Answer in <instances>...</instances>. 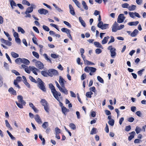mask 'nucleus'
<instances>
[{
	"label": "nucleus",
	"instance_id": "20",
	"mask_svg": "<svg viewBox=\"0 0 146 146\" xmlns=\"http://www.w3.org/2000/svg\"><path fill=\"white\" fill-rule=\"evenodd\" d=\"M43 56L45 58V59L47 61H48V62L50 63L52 62L51 59H50V57H49L46 54H43Z\"/></svg>",
	"mask_w": 146,
	"mask_h": 146
},
{
	"label": "nucleus",
	"instance_id": "42",
	"mask_svg": "<svg viewBox=\"0 0 146 146\" xmlns=\"http://www.w3.org/2000/svg\"><path fill=\"white\" fill-rule=\"evenodd\" d=\"M5 124L6 125V126L8 128H10V129H12V128L10 124L9 123L8 120H5Z\"/></svg>",
	"mask_w": 146,
	"mask_h": 146
},
{
	"label": "nucleus",
	"instance_id": "41",
	"mask_svg": "<svg viewBox=\"0 0 146 146\" xmlns=\"http://www.w3.org/2000/svg\"><path fill=\"white\" fill-rule=\"evenodd\" d=\"M33 55L37 58L38 59L39 58V55L38 53L35 51L32 52Z\"/></svg>",
	"mask_w": 146,
	"mask_h": 146
},
{
	"label": "nucleus",
	"instance_id": "39",
	"mask_svg": "<svg viewBox=\"0 0 146 146\" xmlns=\"http://www.w3.org/2000/svg\"><path fill=\"white\" fill-rule=\"evenodd\" d=\"M69 126L71 129L74 130L76 129V127L75 124L73 123H70L69 124Z\"/></svg>",
	"mask_w": 146,
	"mask_h": 146
},
{
	"label": "nucleus",
	"instance_id": "6",
	"mask_svg": "<svg viewBox=\"0 0 146 146\" xmlns=\"http://www.w3.org/2000/svg\"><path fill=\"white\" fill-rule=\"evenodd\" d=\"M36 67L38 68L39 69H42L44 65L42 63L39 61H37L35 64Z\"/></svg>",
	"mask_w": 146,
	"mask_h": 146
},
{
	"label": "nucleus",
	"instance_id": "26",
	"mask_svg": "<svg viewBox=\"0 0 146 146\" xmlns=\"http://www.w3.org/2000/svg\"><path fill=\"white\" fill-rule=\"evenodd\" d=\"M139 31L136 29L134 30V31L131 34L130 36H137L138 33Z\"/></svg>",
	"mask_w": 146,
	"mask_h": 146
},
{
	"label": "nucleus",
	"instance_id": "17",
	"mask_svg": "<svg viewBox=\"0 0 146 146\" xmlns=\"http://www.w3.org/2000/svg\"><path fill=\"white\" fill-rule=\"evenodd\" d=\"M35 121L38 123H42L41 119L40 117L38 114L36 115L35 117Z\"/></svg>",
	"mask_w": 146,
	"mask_h": 146
},
{
	"label": "nucleus",
	"instance_id": "24",
	"mask_svg": "<svg viewBox=\"0 0 146 146\" xmlns=\"http://www.w3.org/2000/svg\"><path fill=\"white\" fill-rule=\"evenodd\" d=\"M79 20L80 23L81 25L84 27H85L86 26V24L84 21L82 19L81 17H79Z\"/></svg>",
	"mask_w": 146,
	"mask_h": 146
},
{
	"label": "nucleus",
	"instance_id": "25",
	"mask_svg": "<svg viewBox=\"0 0 146 146\" xmlns=\"http://www.w3.org/2000/svg\"><path fill=\"white\" fill-rule=\"evenodd\" d=\"M30 70L35 75H38L37 73L36 72V71L38 70V69L35 67L33 66H32L30 68Z\"/></svg>",
	"mask_w": 146,
	"mask_h": 146
},
{
	"label": "nucleus",
	"instance_id": "34",
	"mask_svg": "<svg viewBox=\"0 0 146 146\" xmlns=\"http://www.w3.org/2000/svg\"><path fill=\"white\" fill-rule=\"evenodd\" d=\"M82 4L84 9L86 10L88 9V7L85 1H82Z\"/></svg>",
	"mask_w": 146,
	"mask_h": 146
},
{
	"label": "nucleus",
	"instance_id": "45",
	"mask_svg": "<svg viewBox=\"0 0 146 146\" xmlns=\"http://www.w3.org/2000/svg\"><path fill=\"white\" fill-rule=\"evenodd\" d=\"M50 56L53 58H56L59 56L56 54H52L50 55Z\"/></svg>",
	"mask_w": 146,
	"mask_h": 146
},
{
	"label": "nucleus",
	"instance_id": "19",
	"mask_svg": "<svg viewBox=\"0 0 146 146\" xmlns=\"http://www.w3.org/2000/svg\"><path fill=\"white\" fill-rule=\"evenodd\" d=\"M129 134H130L131 135L129 137L128 140L129 141H130L134 137V135L136 134L135 132L134 131L132 132L131 133H130Z\"/></svg>",
	"mask_w": 146,
	"mask_h": 146
},
{
	"label": "nucleus",
	"instance_id": "28",
	"mask_svg": "<svg viewBox=\"0 0 146 146\" xmlns=\"http://www.w3.org/2000/svg\"><path fill=\"white\" fill-rule=\"evenodd\" d=\"M62 111L63 113H64L65 115H66V113L67 112H69V110L68 109H67L64 106L62 107Z\"/></svg>",
	"mask_w": 146,
	"mask_h": 146
},
{
	"label": "nucleus",
	"instance_id": "2",
	"mask_svg": "<svg viewBox=\"0 0 146 146\" xmlns=\"http://www.w3.org/2000/svg\"><path fill=\"white\" fill-rule=\"evenodd\" d=\"M124 25H119L116 21L114 23L112 28V31L113 32H116L117 30H119L124 28Z\"/></svg>",
	"mask_w": 146,
	"mask_h": 146
},
{
	"label": "nucleus",
	"instance_id": "9",
	"mask_svg": "<svg viewBox=\"0 0 146 146\" xmlns=\"http://www.w3.org/2000/svg\"><path fill=\"white\" fill-rule=\"evenodd\" d=\"M19 103L23 104L24 106L25 105L26 102L23 100V97L21 95H18L17 97Z\"/></svg>",
	"mask_w": 146,
	"mask_h": 146
},
{
	"label": "nucleus",
	"instance_id": "60",
	"mask_svg": "<svg viewBox=\"0 0 146 146\" xmlns=\"http://www.w3.org/2000/svg\"><path fill=\"white\" fill-rule=\"evenodd\" d=\"M95 52L96 54H99L100 53L102 52V50L100 48H97L95 50Z\"/></svg>",
	"mask_w": 146,
	"mask_h": 146
},
{
	"label": "nucleus",
	"instance_id": "55",
	"mask_svg": "<svg viewBox=\"0 0 146 146\" xmlns=\"http://www.w3.org/2000/svg\"><path fill=\"white\" fill-rule=\"evenodd\" d=\"M22 58H18L15 60V61L16 63L18 64L20 62L21 63Z\"/></svg>",
	"mask_w": 146,
	"mask_h": 146
},
{
	"label": "nucleus",
	"instance_id": "30",
	"mask_svg": "<svg viewBox=\"0 0 146 146\" xmlns=\"http://www.w3.org/2000/svg\"><path fill=\"white\" fill-rule=\"evenodd\" d=\"M40 102L43 106L48 104L47 102L44 99H42Z\"/></svg>",
	"mask_w": 146,
	"mask_h": 146
},
{
	"label": "nucleus",
	"instance_id": "29",
	"mask_svg": "<svg viewBox=\"0 0 146 146\" xmlns=\"http://www.w3.org/2000/svg\"><path fill=\"white\" fill-rule=\"evenodd\" d=\"M49 87L50 89L51 90V92L52 93H54V92L56 90L54 88V87L53 84L51 83L49 84Z\"/></svg>",
	"mask_w": 146,
	"mask_h": 146
},
{
	"label": "nucleus",
	"instance_id": "63",
	"mask_svg": "<svg viewBox=\"0 0 146 146\" xmlns=\"http://www.w3.org/2000/svg\"><path fill=\"white\" fill-rule=\"evenodd\" d=\"M14 84L15 86V87L18 88L19 89L21 88V87L18 84V83L16 81V80H14Z\"/></svg>",
	"mask_w": 146,
	"mask_h": 146
},
{
	"label": "nucleus",
	"instance_id": "13",
	"mask_svg": "<svg viewBox=\"0 0 146 146\" xmlns=\"http://www.w3.org/2000/svg\"><path fill=\"white\" fill-rule=\"evenodd\" d=\"M9 1L10 2V5L11 8L13 9H14V7L17 6V4H16L15 1L13 0H9Z\"/></svg>",
	"mask_w": 146,
	"mask_h": 146
},
{
	"label": "nucleus",
	"instance_id": "37",
	"mask_svg": "<svg viewBox=\"0 0 146 146\" xmlns=\"http://www.w3.org/2000/svg\"><path fill=\"white\" fill-rule=\"evenodd\" d=\"M11 54L13 58H17L19 57V54L14 52H11Z\"/></svg>",
	"mask_w": 146,
	"mask_h": 146
},
{
	"label": "nucleus",
	"instance_id": "8",
	"mask_svg": "<svg viewBox=\"0 0 146 146\" xmlns=\"http://www.w3.org/2000/svg\"><path fill=\"white\" fill-rule=\"evenodd\" d=\"M38 12L40 14L46 15L48 13V11L47 10L41 8L38 10Z\"/></svg>",
	"mask_w": 146,
	"mask_h": 146
},
{
	"label": "nucleus",
	"instance_id": "52",
	"mask_svg": "<svg viewBox=\"0 0 146 146\" xmlns=\"http://www.w3.org/2000/svg\"><path fill=\"white\" fill-rule=\"evenodd\" d=\"M97 78L98 81L100 82V83H104V81L103 80L100 76H98L97 77Z\"/></svg>",
	"mask_w": 146,
	"mask_h": 146
},
{
	"label": "nucleus",
	"instance_id": "62",
	"mask_svg": "<svg viewBox=\"0 0 146 146\" xmlns=\"http://www.w3.org/2000/svg\"><path fill=\"white\" fill-rule=\"evenodd\" d=\"M145 70L144 69H142L137 72V74L138 75L140 76H141L142 74V72Z\"/></svg>",
	"mask_w": 146,
	"mask_h": 146
},
{
	"label": "nucleus",
	"instance_id": "1",
	"mask_svg": "<svg viewBox=\"0 0 146 146\" xmlns=\"http://www.w3.org/2000/svg\"><path fill=\"white\" fill-rule=\"evenodd\" d=\"M37 86L43 92L46 91V88L44 86V83L42 81V80L39 78L37 79Z\"/></svg>",
	"mask_w": 146,
	"mask_h": 146
},
{
	"label": "nucleus",
	"instance_id": "46",
	"mask_svg": "<svg viewBox=\"0 0 146 146\" xmlns=\"http://www.w3.org/2000/svg\"><path fill=\"white\" fill-rule=\"evenodd\" d=\"M29 78L30 80L34 83H37V80H36L33 77L31 76H29Z\"/></svg>",
	"mask_w": 146,
	"mask_h": 146
},
{
	"label": "nucleus",
	"instance_id": "36",
	"mask_svg": "<svg viewBox=\"0 0 146 146\" xmlns=\"http://www.w3.org/2000/svg\"><path fill=\"white\" fill-rule=\"evenodd\" d=\"M50 35L51 36H60V35L58 34H56L54 31H50L49 32Z\"/></svg>",
	"mask_w": 146,
	"mask_h": 146
},
{
	"label": "nucleus",
	"instance_id": "35",
	"mask_svg": "<svg viewBox=\"0 0 146 146\" xmlns=\"http://www.w3.org/2000/svg\"><path fill=\"white\" fill-rule=\"evenodd\" d=\"M41 74L44 76L47 77L48 76V72L45 71H42L41 72Z\"/></svg>",
	"mask_w": 146,
	"mask_h": 146
},
{
	"label": "nucleus",
	"instance_id": "56",
	"mask_svg": "<svg viewBox=\"0 0 146 146\" xmlns=\"http://www.w3.org/2000/svg\"><path fill=\"white\" fill-rule=\"evenodd\" d=\"M96 129L95 128H93L90 132L91 134H94L96 133Z\"/></svg>",
	"mask_w": 146,
	"mask_h": 146
},
{
	"label": "nucleus",
	"instance_id": "7",
	"mask_svg": "<svg viewBox=\"0 0 146 146\" xmlns=\"http://www.w3.org/2000/svg\"><path fill=\"white\" fill-rule=\"evenodd\" d=\"M54 97L58 101H60V99L58 96H61V94L60 92H57L56 90H55L54 93H52Z\"/></svg>",
	"mask_w": 146,
	"mask_h": 146
},
{
	"label": "nucleus",
	"instance_id": "58",
	"mask_svg": "<svg viewBox=\"0 0 146 146\" xmlns=\"http://www.w3.org/2000/svg\"><path fill=\"white\" fill-rule=\"evenodd\" d=\"M32 40L33 42L35 44L37 45H38V43H37V39L36 38V37H33L32 38Z\"/></svg>",
	"mask_w": 146,
	"mask_h": 146
},
{
	"label": "nucleus",
	"instance_id": "10",
	"mask_svg": "<svg viewBox=\"0 0 146 146\" xmlns=\"http://www.w3.org/2000/svg\"><path fill=\"white\" fill-rule=\"evenodd\" d=\"M61 31L62 32L65 33L67 34V35L68 36H71L70 34V31L68 29L65 28H63L61 29Z\"/></svg>",
	"mask_w": 146,
	"mask_h": 146
},
{
	"label": "nucleus",
	"instance_id": "38",
	"mask_svg": "<svg viewBox=\"0 0 146 146\" xmlns=\"http://www.w3.org/2000/svg\"><path fill=\"white\" fill-rule=\"evenodd\" d=\"M22 3L24 5H25L28 6H30L31 5L30 3L26 0H23L22 1Z\"/></svg>",
	"mask_w": 146,
	"mask_h": 146
},
{
	"label": "nucleus",
	"instance_id": "14",
	"mask_svg": "<svg viewBox=\"0 0 146 146\" xmlns=\"http://www.w3.org/2000/svg\"><path fill=\"white\" fill-rule=\"evenodd\" d=\"M69 7L70 9V13L72 15H74L75 14L74 8L71 4H69Z\"/></svg>",
	"mask_w": 146,
	"mask_h": 146
},
{
	"label": "nucleus",
	"instance_id": "33",
	"mask_svg": "<svg viewBox=\"0 0 146 146\" xmlns=\"http://www.w3.org/2000/svg\"><path fill=\"white\" fill-rule=\"evenodd\" d=\"M94 44L95 45V46L97 47L102 48V46L98 42H95L94 43Z\"/></svg>",
	"mask_w": 146,
	"mask_h": 146
},
{
	"label": "nucleus",
	"instance_id": "5",
	"mask_svg": "<svg viewBox=\"0 0 146 146\" xmlns=\"http://www.w3.org/2000/svg\"><path fill=\"white\" fill-rule=\"evenodd\" d=\"M125 17L124 16V14H120L118 16L117 18V22L118 23H120L123 22L125 19Z\"/></svg>",
	"mask_w": 146,
	"mask_h": 146
},
{
	"label": "nucleus",
	"instance_id": "61",
	"mask_svg": "<svg viewBox=\"0 0 146 146\" xmlns=\"http://www.w3.org/2000/svg\"><path fill=\"white\" fill-rule=\"evenodd\" d=\"M15 40L16 42L18 44H20L21 40L19 38V37H15Z\"/></svg>",
	"mask_w": 146,
	"mask_h": 146
},
{
	"label": "nucleus",
	"instance_id": "16",
	"mask_svg": "<svg viewBox=\"0 0 146 146\" xmlns=\"http://www.w3.org/2000/svg\"><path fill=\"white\" fill-rule=\"evenodd\" d=\"M1 41L2 43H4L6 45L9 46H11L12 44V43L11 42H9L8 40H6L3 38L1 39Z\"/></svg>",
	"mask_w": 146,
	"mask_h": 146
},
{
	"label": "nucleus",
	"instance_id": "51",
	"mask_svg": "<svg viewBox=\"0 0 146 146\" xmlns=\"http://www.w3.org/2000/svg\"><path fill=\"white\" fill-rule=\"evenodd\" d=\"M55 134H58L60 133L61 130L58 127H56L55 129Z\"/></svg>",
	"mask_w": 146,
	"mask_h": 146
},
{
	"label": "nucleus",
	"instance_id": "48",
	"mask_svg": "<svg viewBox=\"0 0 146 146\" xmlns=\"http://www.w3.org/2000/svg\"><path fill=\"white\" fill-rule=\"evenodd\" d=\"M108 124L111 126H113L114 123V121L113 119H110L108 122Z\"/></svg>",
	"mask_w": 146,
	"mask_h": 146
},
{
	"label": "nucleus",
	"instance_id": "64",
	"mask_svg": "<svg viewBox=\"0 0 146 146\" xmlns=\"http://www.w3.org/2000/svg\"><path fill=\"white\" fill-rule=\"evenodd\" d=\"M91 67H86L84 69V71L87 72H89L90 71Z\"/></svg>",
	"mask_w": 146,
	"mask_h": 146
},
{
	"label": "nucleus",
	"instance_id": "11",
	"mask_svg": "<svg viewBox=\"0 0 146 146\" xmlns=\"http://www.w3.org/2000/svg\"><path fill=\"white\" fill-rule=\"evenodd\" d=\"M59 90L61 92H63L66 95H67L68 94V90L64 86L61 87L60 88Z\"/></svg>",
	"mask_w": 146,
	"mask_h": 146
},
{
	"label": "nucleus",
	"instance_id": "44",
	"mask_svg": "<svg viewBox=\"0 0 146 146\" xmlns=\"http://www.w3.org/2000/svg\"><path fill=\"white\" fill-rule=\"evenodd\" d=\"M15 103H16L17 106L20 108L22 109L23 108V105H24L23 104H22L21 103L20 104V103L18 102H15Z\"/></svg>",
	"mask_w": 146,
	"mask_h": 146
},
{
	"label": "nucleus",
	"instance_id": "4",
	"mask_svg": "<svg viewBox=\"0 0 146 146\" xmlns=\"http://www.w3.org/2000/svg\"><path fill=\"white\" fill-rule=\"evenodd\" d=\"M48 76L52 77L53 76H57L58 74V71L53 69H50L48 70Z\"/></svg>",
	"mask_w": 146,
	"mask_h": 146
},
{
	"label": "nucleus",
	"instance_id": "43",
	"mask_svg": "<svg viewBox=\"0 0 146 146\" xmlns=\"http://www.w3.org/2000/svg\"><path fill=\"white\" fill-rule=\"evenodd\" d=\"M72 1L78 7L80 8V4L78 1L77 0H72Z\"/></svg>",
	"mask_w": 146,
	"mask_h": 146
},
{
	"label": "nucleus",
	"instance_id": "22",
	"mask_svg": "<svg viewBox=\"0 0 146 146\" xmlns=\"http://www.w3.org/2000/svg\"><path fill=\"white\" fill-rule=\"evenodd\" d=\"M136 6L133 5H131L129 6L128 9L130 11H133L135 10Z\"/></svg>",
	"mask_w": 146,
	"mask_h": 146
},
{
	"label": "nucleus",
	"instance_id": "27",
	"mask_svg": "<svg viewBox=\"0 0 146 146\" xmlns=\"http://www.w3.org/2000/svg\"><path fill=\"white\" fill-rule=\"evenodd\" d=\"M139 22L138 21H136L134 22H131L128 23V25L129 26H136L139 23Z\"/></svg>",
	"mask_w": 146,
	"mask_h": 146
},
{
	"label": "nucleus",
	"instance_id": "21",
	"mask_svg": "<svg viewBox=\"0 0 146 146\" xmlns=\"http://www.w3.org/2000/svg\"><path fill=\"white\" fill-rule=\"evenodd\" d=\"M9 92H10L11 94H13L14 95H16V91L14 90L13 88L12 87H11L8 90Z\"/></svg>",
	"mask_w": 146,
	"mask_h": 146
},
{
	"label": "nucleus",
	"instance_id": "59",
	"mask_svg": "<svg viewBox=\"0 0 146 146\" xmlns=\"http://www.w3.org/2000/svg\"><path fill=\"white\" fill-rule=\"evenodd\" d=\"M87 65H94V64L91 62L89 61L86 60H85V62Z\"/></svg>",
	"mask_w": 146,
	"mask_h": 146
},
{
	"label": "nucleus",
	"instance_id": "54",
	"mask_svg": "<svg viewBox=\"0 0 146 146\" xmlns=\"http://www.w3.org/2000/svg\"><path fill=\"white\" fill-rule=\"evenodd\" d=\"M129 16L130 17H131L132 18H134L135 17V12H129Z\"/></svg>",
	"mask_w": 146,
	"mask_h": 146
},
{
	"label": "nucleus",
	"instance_id": "57",
	"mask_svg": "<svg viewBox=\"0 0 146 146\" xmlns=\"http://www.w3.org/2000/svg\"><path fill=\"white\" fill-rule=\"evenodd\" d=\"M42 27L44 30L47 31H49L50 30L49 28L46 26L43 25Z\"/></svg>",
	"mask_w": 146,
	"mask_h": 146
},
{
	"label": "nucleus",
	"instance_id": "3",
	"mask_svg": "<svg viewBox=\"0 0 146 146\" xmlns=\"http://www.w3.org/2000/svg\"><path fill=\"white\" fill-rule=\"evenodd\" d=\"M109 25L106 24H104L103 22L98 23L97 26L98 27L102 30L107 29L108 28Z\"/></svg>",
	"mask_w": 146,
	"mask_h": 146
},
{
	"label": "nucleus",
	"instance_id": "18",
	"mask_svg": "<svg viewBox=\"0 0 146 146\" xmlns=\"http://www.w3.org/2000/svg\"><path fill=\"white\" fill-rule=\"evenodd\" d=\"M22 60L21 63L24 64L26 65H28L30 63L29 60L26 59L22 58Z\"/></svg>",
	"mask_w": 146,
	"mask_h": 146
},
{
	"label": "nucleus",
	"instance_id": "15",
	"mask_svg": "<svg viewBox=\"0 0 146 146\" xmlns=\"http://www.w3.org/2000/svg\"><path fill=\"white\" fill-rule=\"evenodd\" d=\"M59 82L61 87L64 86V82L66 81L61 76L59 77Z\"/></svg>",
	"mask_w": 146,
	"mask_h": 146
},
{
	"label": "nucleus",
	"instance_id": "23",
	"mask_svg": "<svg viewBox=\"0 0 146 146\" xmlns=\"http://www.w3.org/2000/svg\"><path fill=\"white\" fill-rule=\"evenodd\" d=\"M115 51L116 49L115 48L113 49V50L110 51L111 56L113 58H114L116 55V53L115 52Z\"/></svg>",
	"mask_w": 146,
	"mask_h": 146
},
{
	"label": "nucleus",
	"instance_id": "47",
	"mask_svg": "<svg viewBox=\"0 0 146 146\" xmlns=\"http://www.w3.org/2000/svg\"><path fill=\"white\" fill-rule=\"evenodd\" d=\"M122 7L123 8H127L128 9L129 4L127 3L123 4L121 5Z\"/></svg>",
	"mask_w": 146,
	"mask_h": 146
},
{
	"label": "nucleus",
	"instance_id": "40",
	"mask_svg": "<svg viewBox=\"0 0 146 146\" xmlns=\"http://www.w3.org/2000/svg\"><path fill=\"white\" fill-rule=\"evenodd\" d=\"M108 38V37H104V38L102 41V44H106L107 42Z\"/></svg>",
	"mask_w": 146,
	"mask_h": 146
},
{
	"label": "nucleus",
	"instance_id": "50",
	"mask_svg": "<svg viewBox=\"0 0 146 146\" xmlns=\"http://www.w3.org/2000/svg\"><path fill=\"white\" fill-rule=\"evenodd\" d=\"M44 109L46 112L47 113H49V108L48 107V104L46 105L45 106H44Z\"/></svg>",
	"mask_w": 146,
	"mask_h": 146
},
{
	"label": "nucleus",
	"instance_id": "49",
	"mask_svg": "<svg viewBox=\"0 0 146 146\" xmlns=\"http://www.w3.org/2000/svg\"><path fill=\"white\" fill-rule=\"evenodd\" d=\"M7 133L9 135V137H11V139H13V140H15V137L13 136V135L9 131H8V130L7 131Z\"/></svg>",
	"mask_w": 146,
	"mask_h": 146
},
{
	"label": "nucleus",
	"instance_id": "12",
	"mask_svg": "<svg viewBox=\"0 0 146 146\" xmlns=\"http://www.w3.org/2000/svg\"><path fill=\"white\" fill-rule=\"evenodd\" d=\"M35 5L33 4L31 5V6L28 7L25 12H27L29 13H31L33 11V7L35 6Z\"/></svg>",
	"mask_w": 146,
	"mask_h": 146
},
{
	"label": "nucleus",
	"instance_id": "31",
	"mask_svg": "<svg viewBox=\"0 0 146 146\" xmlns=\"http://www.w3.org/2000/svg\"><path fill=\"white\" fill-rule=\"evenodd\" d=\"M42 126L43 129H46L48 126V123L47 122H44L43 123Z\"/></svg>",
	"mask_w": 146,
	"mask_h": 146
},
{
	"label": "nucleus",
	"instance_id": "53",
	"mask_svg": "<svg viewBox=\"0 0 146 146\" xmlns=\"http://www.w3.org/2000/svg\"><path fill=\"white\" fill-rule=\"evenodd\" d=\"M141 129L140 127L137 126L135 129V131H136V133L137 134H138L140 133L141 131Z\"/></svg>",
	"mask_w": 146,
	"mask_h": 146
},
{
	"label": "nucleus",
	"instance_id": "32",
	"mask_svg": "<svg viewBox=\"0 0 146 146\" xmlns=\"http://www.w3.org/2000/svg\"><path fill=\"white\" fill-rule=\"evenodd\" d=\"M17 31L18 32H21L23 34H24L25 33L24 30L22 27H17Z\"/></svg>",
	"mask_w": 146,
	"mask_h": 146
}]
</instances>
